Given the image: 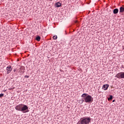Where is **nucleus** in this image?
I'll use <instances>...</instances> for the list:
<instances>
[{
  "label": "nucleus",
  "instance_id": "20e7f679",
  "mask_svg": "<svg viewBox=\"0 0 124 124\" xmlns=\"http://www.w3.org/2000/svg\"><path fill=\"white\" fill-rule=\"evenodd\" d=\"M115 77L118 79H124V72H120L118 73L115 76Z\"/></svg>",
  "mask_w": 124,
  "mask_h": 124
},
{
  "label": "nucleus",
  "instance_id": "9d476101",
  "mask_svg": "<svg viewBox=\"0 0 124 124\" xmlns=\"http://www.w3.org/2000/svg\"><path fill=\"white\" fill-rule=\"evenodd\" d=\"M84 101H85L84 99L79 100L78 101V103H79V104H83V102H84Z\"/></svg>",
  "mask_w": 124,
  "mask_h": 124
},
{
  "label": "nucleus",
  "instance_id": "0eeeda50",
  "mask_svg": "<svg viewBox=\"0 0 124 124\" xmlns=\"http://www.w3.org/2000/svg\"><path fill=\"white\" fill-rule=\"evenodd\" d=\"M113 14H118L119 13V9L118 8L114 9L113 11Z\"/></svg>",
  "mask_w": 124,
  "mask_h": 124
},
{
  "label": "nucleus",
  "instance_id": "dca6fc26",
  "mask_svg": "<svg viewBox=\"0 0 124 124\" xmlns=\"http://www.w3.org/2000/svg\"><path fill=\"white\" fill-rule=\"evenodd\" d=\"M115 102V100H113V101H112V102Z\"/></svg>",
  "mask_w": 124,
  "mask_h": 124
},
{
  "label": "nucleus",
  "instance_id": "f257e3e1",
  "mask_svg": "<svg viewBox=\"0 0 124 124\" xmlns=\"http://www.w3.org/2000/svg\"><path fill=\"white\" fill-rule=\"evenodd\" d=\"M15 109L17 111L22 112V113H28L30 112V110H29V107L25 104H21L17 105L15 107Z\"/></svg>",
  "mask_w": 124,
  "mask_h": 124
},
{
  "label": "nucleus",
  "instance_id": "a211bd4d",
  "mask_svg": "<svg viewBox=\"0 0 124 124\" xmlns=\"http://www.w3.org/2000/svg\"><path fill=\"white\" fill-rule=\"evenodd\" d=\"M75 23H77V21H76Z\"/></svg>",
  "mask_w": 124,
  "mask_h": 124
},
{
  "label": "nucleus",
  "instance_id": "423d86ee",
  "mask_svg": "<svg viewBox=\"0 0 124 124\" xmlns=\"http://www.w3.org/2000/svg\"><path fill=\"white\" fill-rule=\"evenodd\" d=\"M108 88H109V85L108 84H105L102 87V89L104 91H107V90H108Z\"/></svg>",
  "mask_w": 124,
  "mask_h": 124
},
{
  "label": "nucleus",
  "instance_id": "f03ea898",
  "mask_svg": "<svg viewBox=\"0 0 124 124\" xmlns=\"http://www.w3.org/2000/svg\"><path fill=\"white\" fill-rule=\"evenodd\" d=\"M81 97L84 98L83 99L84 100V102L87 103H91V102L93 101V98L87 93H84L82 94Z\"/></svg>",
  "mask_w": 124,
  "mask_h": 124
},
{
  "label": "nucleus",
  "instance_id": "4468645a",
  "mask_svg": "<svg viewBox=\"0 0 124 124\" xmlns=\"http://www.w3.org/2000/svg\"><path fill=\"white\" fill-rule=\"evenodd\" d=\"M25 78H30V76H27V75H26V76H25Z\"/></svg>",
  "mask_w": 124,
  "mask_h": 124
},
{
  "label": "nucleus",
  "instance_id": "7ed1b4c3",
  "mask_svg": "<svg viewBox=\"0 0 124 124\" xmlns=\"http://www.w3.org/2000/svg\"><path fill=\"white\" fill-rule=\"evenodd\" d=\"M91 117H84L81 118L79 120V122L80 124H89L91 123Z\"/></svg>",
  "mask_w": 124,
  "mask_h": 124
},
{
  "label": "nucleus",
  "instance_id": "1a4fd4ad",
  "mask_svg": "<svg viewBox=\"0 0 124 124\" xmlns=\"http://www.w3.org/2000/svg\"><path fill=\"white\" fill-rule=\"evenodd\" d=\"M62 6V3H61L60 2H57L56 4H55V7H60Z\"/></svg>",
  "mask_w": 124,
  "mask_h": 124
},
{
  "label": "nucleus",
  "instance_id": "f8f14e48",
  "mask_svg": "<svg viewBox=\"0 0 124 124\" xmlns=\"http://www.w3.org/2000/svg\"><path fill=\"white\" fill-rule=\"evenodd\" d=\"M108 100H112L113 99V96L110 95H109V97L108 98Z\"/></svg>",
  "mask_w": 124,
  "mask_h": 124
},
{
  "label": "nucleus",
  "instance_id": "6e6552de",
  "mask_svg": "<svg viewBox=\"0 0 124 124\" xmlns=\"http://www.w3.org/2000/svg\"><path fill=\"white\" fill-rule=\"evenodd\" d=\"M124 8L123 7H120L119 13H124Z\"/></svg>",
  "mask_w": 124,
  "mask_h": 124
},
{
  "label": "nucleus",
  "instance_id": "9b49d317",
  "mask_svg": "<svg viewBox=\"0 0 124 124\" xmlns=\"http://www.w3.org/2000/svg\"><path fill=\"white\" fill-rule=\"evenodd\" d=\"M40 39H41V37L40 36H37L36 37V40H37V41H40Z\"/></svg>",
  "mask_w": 124,
  "mask_h": 124
},
{
  "label": "nucleus",
  "instance_id": "f3484780",
  "mask_svg": "<svg viewBox=\"0 0 124 124\" xmlns=\"http://www.w3.org/2000/svg\"><path fill=\"white\" fill-rule=\"evenodd\" d=\"M14 72H15V71H16V70H14Z\"/></svg>",
  "mask_w": 124,
  "mask_h": 124
},
{
  "label": "nucleus",
  "instance_id": "2eb2a0df",
  "mask_svg": "<svg viewBox=\"0 0 124 124\" xmlns=\"http://www.w3.org/2000/svg\"><path fill=\"white\" fill-rule=\"evenodd\" d=\"M3 96V93L0 94V97H2Z\"/></svg>",
  "mask_w": 124,
  "mask_h": 124
},
{
  "label": "nucleus",
  "instance_id": "ddd939ff",
  "mask_svg": "<svg viewBox=\"0 0 124 124\" xmlns=\"http://www.w3.org/2000/svg\"><path fill=\"white\" fill-rule=\"evenodd\" d=\"M53 37V39H54V40H56L58 38V36H54Z\"/></svg>",
  "mask_w": 124,
  "mask_h": 124
},
{
  "label": "nucleus",
  "instance_id": "39448f33",
  "mask_svg": "<svg viewBox=\"0 0 124 124\" xmlns=\"http://www.w3.org/2000/svg\"><path fill=\"white\" fill-rule=\"evenodd\" d=\"M6 73L7 74H9L11 71H12V67H11V66L9 65L8 67H6Z\"/></svg>",
  "mask_w": 124,
  "mask_h": 124
}]
</instances>
